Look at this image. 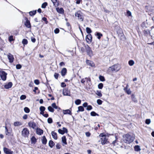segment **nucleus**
I'll use <instances>...</instances> for the list:
<instances>
[{"label":"nucleus","instance_id":"f257e3e1","mask_svg":"<svg viewBox=\"0 0 154 154\" xmlns=\"http://www.w3.org/2000/svg\"><path fill=\"white\" fill-rule=\"evenodd\" d=\"M123 139L124 142L130 143L134 141V137L129 134H126L123 135Z\"/></svg>","mask_w":154,"mask_h":154},{"label":"nucleus","instance_id":"f03ea898","mask_svg":"<svg viewBox=\"0 0 154 154\" xmlns=\"http://www.w3.org/2000/svg\"><path fill=\"white\" fill-rule=\"evenodd\" d=\"M75 16L77 17L79 20L81 21H83L84 20L83 14L80 11H79L75 14Z\"/></svg>","mask_w":154,"mask_h":154},{"label":"nucleus","instance_id":"7ed1b4c3","mask_svg":"<svg viewBox=\"0 0 154 154\" xmlns=\"http://www.w3.org/2000/svg\"><path fill=\"white\" fill-rule=\"evenodd\" d=\"M84 45L88 55H89L90 56H93V51H92L91 48L88 45Z\"/></svg>","mask_w":154,"mask_h":154},{"label":"nucleus","instance_id":"20e7f679","mask_svg":"<svg viewBox=\"0 0 154 154\" xmlns=\"http://www.w3.org/2000/svg\"><path fill=\"white\" fill-rule=\"evenodd\" d=\"M7 75V73L4 71L2 70L0 71V77L3 81H5L6 80Z\"/></svg>","mask_w":154,"mask_h":154},{"label":"nucleus","instance_id":"39448f33","mask_svg":"<svg viewBox=\"0 0 154 154\" xmlns=\"http://www.w3.org/2000/svg\"><path fill=\"white\" fill-rule=\"evenodd\" d=\"M22 134L24 137L28 136L29 134V131L27 128H24L22 131Z\"/></svg>","mask_w":154,"mask_h":154},{"label":"nucleus","instance_id":"423d86ee","mask_svg":"<svg viewBox=\"0 0 154 154\" xmlns=\"http://www.w3.org/2000/svg\"><path fill=\"white\" fill-rule=\"evenodd\" d=\"M3 151L6 154H13V152L10 149L6 147L3 148Z\"/></svg>","mask_w":154,"mask_h":154},{"label":"nucleus","instance_id":"0eeeda50","mask_svg":"<svg viewBox=\"0 0 154 154\" xmlns=\"http://www.w3.org/2000/svg\"><path fill=\"white\" fill-rule=\"evenodd\" d=\"M92 36L91 34H89L86 36V41L87 42L89 43L91 42L92 39Z\"/></svg>","mask_w":154,"mask_h":154},{"label":"nucleus","instance_id":"6e6552de","mask_svg":"<svg viewBox=\"0 0 154 154\" xmlns=\"http://www.w3.org/2000/svg\"><path fill=\"white\" fill-rule=\"evenodd\" d=\"M101 143L102 145H104L106 144H107L108 142L107 141L108 139L107 138L106 136L103 137V138H101Z\"/></svg>","mask_w":154,"mask_h":154},{"label":"nucleus","instance_id":"1a4fd4ad","mask_svg":"<svg viewBox=\"0 0 154 154\" xmlns=\"http://www.w3.org/2000/svg\"><path fill=\"white\" fill-rule=\"evenodd\" d=\"M8 58L9 60V62L11 63L13 62L14 60L13 56L11 53H9L8 55Z\"/></svg>","mask_w":154,"mask_h":154},{"label":"nucleus","instance_id":"9d476101","mask_svg":"<svg viewBox=\"0 0 154 154\" xmlns=\"http://www.w3.org/2000/svg\"><path fill=\"white\" fill-rule=\"evenodd\" d=\"M26 21L24 23L25 26L28 28H31V26L29 21L26 18Z\"/></svg>","mask_w":154,"mask_h":154},{"label":"nucleus","instance_id":"9b49d317","mask_svg":"<svg viewBox=\"0 0 154 154\" xmlns=\"http://www.w3.org/2000/svg\"><path fill=\"white\" fill-rule=\"evenodd\" d=\"M28 124L29 127H31L33 129H34L36 126L35 123L33 122H30L28 123Z\"/></svg>","mask_w":154,"mask_h":154},{"label":"nucleus","instance_id":"f8f14e48","mask_svg":"<svg viewBox=\"0 0 154 154\" xmlns=\"http://www.w3.org/2000/svg\"><path fill=\"white\" fill-rule=\"evenodd\" d=\"M13 85V84L12 82H9L8 84L5 85H4V87L5 89H8L11 88Z\"/></svg>","mask_w":154,"mask_h":154},{"label":"nucleus","instance_id":"ddd939ff","mask_svg":"<svg viewBox=\"0 0 154 154\" xmlns=\"http://www.w3.org/2000/svg\"><path fill=\"white\" fill-rule=\"evenodd\" d=\"M36 133L37 134L40 135L43 134V130L39 128H37L36 129Z\"/></svg>","mask_w":154,"mask_h":154},{"label":"nucleus","instance_id":"4468645a","mask_svg":"<svg viewBox=\"0 0 154 154\" xmlns=\"http://www.w3.org/2000/svg\"><path fill=\"white\" fill-rule=\"evenodd\" d=\"M102 46L104 48H106L108 44V41L106 40H103L102 42Z\"/></svg>","mask_w":154,"mask_h":154},{"label":"nucleus","instance_id":"2eb2a0df","mask_svg":"<svg viewBox=\"0 0 154 154\" xmlns=\"http://www.w3.org/2000/svg\"><path fill=\"white\" fill-rule=\"evenodd\" d=\"M86 62L87 65L91 67H93L94 66V63L92 61L87 60H86Z\"/></svg>","mask_w":154,"mask_h":154},{"label":"nucleus","instance_id":"dca6fc26","mask_svg":"<svg viewBox=\"0 0 154 154\" xmlns=\"http://www.w3.org/2000/svg\"><path fill=\"white\" fill-rule=\"evenodd\" d=\"M114 71H115V68H114L113 66H112L108 68L107 70V72L108 73H110Z\"/></svg>","mask_w":154,"mask_h":154},{"label":"nucleus","instance_id":"f3484780","mask_svg":"<svg viewBox=\"0 0 154 154\" xmlns=\"http://www.w3.org/2000/svg\"><path fill=\"white\" fill-rule=\"evenodd\" d=\"M63 114L65 115L69 114L70 115H71L72 114L71 111H70L69 109L66 110H63Z\"/></svg>","mask_w":154,"mask_h":154},{"label":"nucleus","instance_id":"a211bd4d","mask_svg":"<svg viewBox=\"0 0 154 154\" xmlns=\"http://www.w3.org/2000/svg\"><path fill=\"white\" fill-rule=\"evenodd\" d=\"M56 9L57 11L59 14H62L63 13L64 10L63 8H57Z\"/></svg>","mask_w":154,"mask_h":154},{"label":"nucleus","instance_id":"6ab92c4d","mask_svg":"<svg viewBox=\"0 0 154 154\" xmlns=\"http://www.w3.org/2000/svg\"><path fill=\"white\" fill-rule=\"evenodd\" d=\"M67 72L66 69L65 68H63L61 71V74L62 76H64L66 75Z\"/></svg>","mask_w":154,"mask_h":154},{"label":"nucleus","instance_id":"aec40b11","mask_svg":"<svg viewBox=\"0 0 154 154\" xmlns=\"http://www.w3.org/2000/svg\"><path fill=\"white\" fill-rule=\"evenodd\" d=\"M51 135L53 137L55 140H57V134L54 131H52L51 132Z\"/></svg>","mask_w":154,"mask_h":154},{"label":"nucleus","instance_id":"412c9836","mask_svg":"<svg viewBox=\"0 0 154 154\" xmlns=\"http://www.w3.org/2000/svg\"><path fill=\"white\" fill-rule=\"evenodd\" d=\"M113 66L115 68V72H117L120 69V66L119 64H115Z\"/></svg>","mask_w":154,"mask_h":154},{"label":"nucleus","instance_id":"4be33fe9","mask_svg":"<svg viewBox=\"0 0 154 154\" xmlns=\"http://www.w3.org/2000/svg\"><path fill=\"white\" fill-rule=\"evenodd\" d=\"M62 142L65 144L66 145L67 144V143L66 142V139L65 136H63L62 137Z\"/></svg>","mask_w":154,"mask_h":154},{"label":"nucleus","instance_id":"5701e85b","mask_svg":"<svg viewBox=\"0 0 154 154\" xmlns=\"http://www.w3.org/2000/svg\"><path fill=\"white\" fill-rule=\"evenodd\" d=\"M32 143H35L37 142V139L34 136H32L31 138Z\"/></svg>","mask_w":154,"mask_h":154},{"label":"nucleus","instance_id":"b1692460","mask_svg":"<svg viewBox=\"0 0 154 154\" xmlns=\"http://www.w3.org/2000/svg\"><path fill=\"white\" fill-rule=\"evenodd\" d=\"M63 94L64 95L69 96V92L66 89H64L63 91Z\"/></svg>","mask_w":154,"mask_h":154},{"label":"nucleus","instance_id":"393cba45","mask_svg":"<svg viewBox=\"0 0 154 154\" xmlns=\"http://www.w3.org/2000/svg\"><path fill=\"white\" fill-rule=\"evenodd\" d=\"M47 142V140L46 139L45 137L44 136L42 137V143L43 144H46Z\"/></svg>","mask_w":154,"mask_h":154},{"label":"nucleus","instance_id":"a878e982","mask_svg":"<svg viewBox=\"0 0 154 154\" xmlns=\"http://www.w3.org/2000/svg\"><path fill=\"white\" fill-rule=\"evenodd\" d=\"M49 146L51 148L54 146L55 144L53 141L50 140L49 142Z\"/></svg>","mask_w":154,"mask_h":154},{"label":"nucleus","instance_id":"bb28decb","mask_svg":"<svg viewBox=\"0 0 154 154\" xmlns=\"http://www.w3.org/2000/svg\"><path fill=\"white\" fill-rule=\"evenodd\" d=\"M134 149L135 151L138 152L141 149L140 146L139 145H136L134 146Z\"/></svg>","mask_w":154,"mask_h":154},{"label":"nucleus","instance_id":"cd10ccee","mask_svg":"<svg viewBox=\"0 0 154 154\" xmlns=\"http://www.w3.org/2000/svg\"><path fill=\"white\" fill-rule=\"evenodd\" d=\"M95 35L97 36V38L98 39H100L101 37L103 35L101 33L98 32H96Z\"/></svg>","mask_w":154,"mask_h":154},{"label":"nucleus","instance_id":"c85d7f7f","mask_svg":"<svg viewBox=\"0 0 154 154\" xmlns=\"http://www.w3.org/2000/svg\"><path fill=\"white\" fill-rule=\"evenodd\" d=\"M36 13V10H34L32 11H30L29 12V15L31 16L34 15Z\"/></svg>","mask_w":154,"mask_h":154},{"label":"nucleus","instance_id":"c756f323","mask_svg":"<svg viewBox=\"0 0 154 154\" xmlns=\"http://www.w3.org/2000/svg\"><path fill=\"white\" fill-rule=\"evenodd\" d=\"M131 98L132 100L135 103L137 102V100L135 97V96L134 94H132L131 95Z\"/></svg>","mask_w":154,"mask_h":154},{"label":"nucleus","instance_id":"7c9ffc66","mask_svg":"<svg viewBox=\"0 0 154 154\" xmlns=\"http://www.w3.org/2000/svg\"><path fill=\"white\" fill-rule=\"evenodd\" d=\"M5 133L6 135H8V134H10V132L9 131V130L8 129L7 127L6 126V124H5Z\"/></svg>","mask_w":154,"mask_h":154},{"label":"nucleus","instance_id":"2f4dec72","mask_svg":"<svg viewBox=\"0 0 154 154\" xmlns=\"http://www.w3.org/2000/svg\"><path fill=\"white\" fill-rule=\"evenodd\" d=\"M91 115L92 116H98L99 115L94 111H92L91 112Z\"/></svg>","mask_w":154,"mask_h":154},{"label":"nucleus","instance_id":"473e14b6","mask_svg":"<svg viewBox=\"0 0 154 154\" xmlns=\"http://www.w3.org/2000/svg\"><path fill=\"white\" fill-rule=\"evenodd\" d=\"M48 109L49 111L50 112H54V109L52 106H49L48 108Z\"/></svg>","mask_w":154,"mask_h":154},{"label":"nucleus","instance_id":"72a5a7b5","mask_svg":"<svg viewBox=\"0 0 154 154\" xmlns=\"http://www.w3.org/2000/svg\"><path fill=\"white\" fill-rule=\"evenodd\" d=\"M47 5L48 3L47 2H45L42 4L41 8H45Z\"/></svg>","mask_w":154,"mask_h":154},{"label":"nucleus","instance_id":"f704fd0d","mask_svg":"<svg viewBox=\"0 0 154 154\" xmlns=\"http://www.w3.org/2000/svg\"><path fill=\"white\" fill-rule=\"evenodd\" d=\"M86 31L89 34H90L92 32V31L91 30V29L88 27H87L86 28Z\"/></svg>","mask_w":154,"mask_h":154},{"label":"nucleus","instance_id":"c9c22d12","mask_svg":"<svg viewBox=\"0 0 154 154\" xmlns=\"http://www.w3.org/2000/svg\"><path fill=\"white\" fill-rule=\"evenodd\" d=\"M14 126H19L20 125H22V124L21 122H15L14 123Z\"/></svg>","mask_w":154,"mask_h":154},{"label":"nucleus","instance_id":"e433bc0d","mask_svg":"<svg viewBox=\"0 0 154 154\" xmlns=\"http://www.w3.org/2000/svg\"><path fill=\"white\" fill-rule=\"evenodd\" d=\"M96 94L99 97H101L102 96V94L100 91H97Z\"/></svg>","mask_w":154,"mask_h":154},{"label":"nucleus","instance_id":"4c0bfd02","mask_svg":"<svg viewBox=\"0 0 154 154\" xmlns=\"http://www.w3.org/2000/svg\"><path fill=\"white\" fill-rule=\"evenodd\" d=\"M78 111L83 112L84 110V109L82 106H80L78 107Z\"/></svg>","mask_w":154,"mask_h":154},{"label":"nucleus","instance_id":"58836bf2","mask_svg":"<svg viewBox=\"0 0 154 154\" xmlns=\"http://www.w3.org/2000/svg\"><path fill=\"white\" fill-rule=\"evenodd\" d=\"M22 43L24 45H27L28 43V41L26 39H23L22 40Z\"/></svg>","mask_w":154,"mask_h":154},{"label":"nucleus","instance_id":"ea45409f","mask_svg":"<svg viewBox=\"0 0 154 154\" xmlns=\"http://www.w3.org/2000/svg\"><path fill=\"white\" fill-rule=\"evenodd\" d=\"M134 63V62L132 60H130L128 61V64L130 66H133Z\"/></svg>","mask_w":154,"mask_h":154},{"label":"nucleus","instance_id":"a19ab883","mask_svg":"<svg viewBox=\"0 0 154 154\" xmlns=\"http://www.w3.org/2000/svg\"><path fill=\"white\" fill-rule=\"evenodd\" d=\"M24 110L26 113H28L30 112L29 109L27 107H25L24 109Z\"/></svg>","mask_w":154,"mask_h":154},{"label":"nucleus","instance_id":"79ce46f5","mask_svg":"<svg viewBox=\"0 0 154 154\" xmlns=\"http://www.w3.org/2000/svg\"><path fill=\"white\" fill-rule=\"evenodd\" d=\"M81 100L79 99H77L75 101V103L77 105H79L81 103Z\"/></svg>","mask_w":154,"mask_h":154},{"label":"nucleus","instance_id":"37998d69","mask_svg":"<svg viewBox=\"0 0 154 154\" xmlns=\"http://www.w3.org/2000/svg\"><path fill=\"white\" fill-rule=\"evenodd\" d=\"M99 79L102 82H103L105 81V78L103 76L100 75L99 77Z\"/></svg>","mask_w":154,"mask_h":154},{"label":"nucleus","instance_id":"c03bdc74","mask_svg":"<svg viewBox=\"0 0 154 154\" xmlns=\"http://www.w3.org/2000/svg\"><path fill=\"white\" fill-rule=\"evenodd\" d=\"M126 92L127 94H130L131 93V91L130 89H128L124 90Z\"/></svg>","mask_w":154,"mask_h":154},{"label":"nucleus","instance_id":"a18cd8bd","mask_svg":"<svg viewBox=\"0 0 154 154\" xmlns=\"http://www.w3.org/2000/svg\"><path fill=\"white\" fill-rule=\"evenodd\" d=\"M51 106L53 109H57L58 108V106H56V104L55 103H53L52 104Z\"/></svg>","mask_w":154,"mask_h":154},{"label":"nucleus","instance_id":"49530a36","mask_svg":"<svg viewBox=\"0 0 154 154\" xmlns=\"http://www.w3.org/2000/svg\"><path fill=\"white\" fill-rule=\"evenodd\" d=\"M103 87V84L102 83H99L98 85V88L100 89H102Z\"/></svg>","mask_w":154,"mask_h":154},{"label":"nucleus","instance_id":"de8ad7c7","mask_svg":"<svg viewBox=\"0 0 154 154\" xmlns=\"http://www.w3.org/2000/svg\"><path fill=\"white\" fill-rule=\"evenodd\" d=\"M48 122V123L51 124L53 122L52 119L51 118H49L47 120Z\"/></svg>","mask_w":154,"mask_h":154},{"label":"nucleus","instance_id":"09e8293b","mask_svg":"<svg viewBox=\"0 0 154 154\" xmlns=\"http://www.w3.org/2000/svg\"><path fill=\"white\" fill-rule=\"evenodd\" d=\"M45 109V107L43 106H41L39 108V109L40 111H44Z\"/></svg>","mask_w":154,"mask_h":154},{"label":"nucleus","instance_id":"8fccbe9b","mask_svg":"<svg viewBox=\"0 0 154 154\" xmlns=\"http://www.w3.org/2000/svg\"><path fill=\"white\" fill-rule=\"evenodd\" d=\"M59 75V74L57 73H55L54 75V78L56 79H58Z\"/></svg>","mask_w":154,"mask_h":154},{"label":"nucleus","instance_id":"3c124183","mask_svg":"<svg viewBox=\"0 0 154 154\" xmlns=\"http://www.w3.org/2000/svg\"><path fill=\"white\" fill-rule=\"evenodd\" d=\"M26 98V97L25 95H22L20 97V99L21 100H23Z\"/></svg>","mask_w":154,"mask_h":154},{"label":"nucleus","instance_id":"603ef678","mask_svg":"<svg viewBox=\"0 0 154 154\" xmlns=\"http://www.w3.org/2000/svg\"><path fill=\"white\" fill-rule=\"evenodd\" d=\"M13 37V35H10L9 36V41L10 42L14 40Z\"/></svg>","mask_w":154,"mask_h":154},{"label":"nucleus","instance_id":"864d4df0","mask_svg":"<svg viewBox=\"0 0 154 154\" xmlns=\"http://www.w3.org/2000/svg\"><path fill=\"white\" fill-rule=\"evenodd\" d=\"M97 102L98 105H100L102 104V101L100 99H98Z\"/></svg>","mask_w":154,"mask_h":154},{"label":"nucleus","instance_id":"5fc2aeb1","mask_svg":"<svg viewBox=\"0 0 154 154\" xmlns=\"http://www.w3.org/2000/svg\"><path fill=\"white\" fill-rule=\"evenodd\" d=\"M58 132L59 134H64V132L61 129H58Z\"/></svg>","mask_w":154,"mask_h":154},{"label":"nucleus","instance_id":"6e6d98bb","mask_svg":"<svg viewBox=\"0 0 154 154\" xmlns=\"http://www.w3.org/2000/svg\"><path fill=\"white\" fill-rule=\"evenodd\" d=\"M92 109V107L91 105H88L87 106L86 109L88 110H90Z\"/></svg>","mask_w":154,"mask_h":154},{"label":"nucleus","instance_id":"4d7b16f0","mask_svg":"<svg viewBox=\"0 0 154 154\" xmlns=\"http://www.w3.org/2000/svg\"><path fill=\"white\" fill-rule=\"evenodd\" d=\"M151 121L150 119H146L145 121V123L146 124L149 125Z\"/></svg>","mask_w":154,"mask_h":154},{"label":"nucleus","instance_id":"13d9d810","mask_svg":"<svg viewBox=\"0 0 154 154\" xmlns=\"http://www.w3.org/2000/svg\"><path fill=\"white\" fill-rule=\"evenodd\" d=\"M56 148L57 149H59L61 147V146L59 143H57L56 146Z\"/></svg>","mask_w":154,"mask_h":154},{"label":"nucleus","instance_id":"bf43d9fd","mask_svg":"<svg viewBox=\"0 0 154 154\" xmlns=\"http://www.w3.org/2000/svg\"><path fill=\"white\" fill-rule=\"evenodd\" d=\"M60 30L58 28H56L54 30V32L55 34H57L59 33Z\"/></svg>","mask_w":154,"mask_h":154},{"label":"nucleus","instance_id":"052dcab7","mask_svg":"<svg viewBox=\"0 0 154 154\" xmlns=\"http://www.w3.org/2000/svg\"><path fill=\"white\" fill-rule=\"evenodd\" d=\"M21 66L20 64H17L16 66V68L17 69H20L21 68Z\"/></svg>","mask_w":154,"mask_h":154},{"label":"nucleus","instance_id":"680f3d73","mask_svg":"<svg viewBox=\"0 0 154 154\" xmlns=\"http://www.w3.org/2000/svg\"><path fill=\"white\" fill-rule=\"evenodd\" d=\"M51 1L52 2H53V3L54 5H55V6L56 5H57V6L58 5L56 4L57 1V0H51Z\"/></svg>","mask_w":154,"mask_h":154},{"label":"nucleus","instance_id":"e2e57ef3","mask_svg":"<svg viewBox=\"0 0 154 154\" xmlns=\"http://www.w3.org/2000/svg\"><path fill=\"white\" fill-rule=\"evenodd\" d=\"M34 82L37 85H38L39 83V81L38 79H35L34 80Z\"/></svg>","mask_w":154,"mask_h":154},{"label":"nucleus","instance_id":"0e129e2a","mask_svg":"<svg viewBox=\"0 0 154 154\" xmlns=\"http://www.w3.org/2000/svg\"><path fill=\"white\" fill-rule=\"evenodd\" d=\"M115 138H116V140L113 141L112 143V144L114 145V146H115V143H116V140L117 139V137L116 136H115Z\"/></svg>","mask_w":154,"mask_h":154},{"label":"nucleus","instance_id":"69168bd1","mask_svg":"<svg viewBox=\"0 0 154 154\" xmlns=\"http://www.w3.org/2000/svg\"><path fill=\"white\" fill-rule=\"evenodd\" d=\"M127 14L129 16H131V13L129 11H127Z\"/></svg>","mask_w":154,"mask_h":154},{"label":"nucleus","instance_id":"338daca9","mask_svg":"<svg viewBox=\"0 0 154 154\" xmlns=\"http://www.w3.org/2000/svg\"><path fill=\"white\" fill-rule=\"evenodd\" d=\"M63 131L64 132V133H67L68 132L67 129L66 128L64 127L63 128Z\"/></svg>","mask_w":154,"mask_h":154},{"label":"nucleus","instance_id":"774afa93","mask_svg":"<svg viewBox=\"0 0 154 154\" xmlns=\"http://www.w3.org/2000/svg\"><path fill=\"white\" fill-rule=\"evenodd\" d=\"M61 86L62 87H65L66 86V85L65 84L64 82H62L61 84Z\"/></svg>","mask_w":154,"mask_h":154}]
</instances>
